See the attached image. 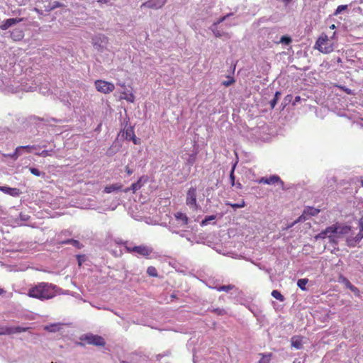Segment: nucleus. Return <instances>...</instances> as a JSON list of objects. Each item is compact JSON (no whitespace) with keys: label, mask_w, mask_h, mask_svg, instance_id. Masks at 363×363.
Masks as SVG:
<instances>
[{"label":"nucleus","mask_w":363,"mask_h":363,"mask_svg":"<svg viewBox=\"0 0 363 363\" xmlns=\"http://www.w3.org/2000/svg\"><path fill=\"white\" fill-rule=\"evenodd\" d=\"M235 82L233 78H229L228 80L222 82V84L225 86H229Z\"/></svg>","instance_id":"a18cd8bd"},{"label":"nucleus","mask_w":363,"mask_h":363,"mask_svg":"<svg viewBox=\"0 0 363 363\" xmlns=\"http://www.w3.org/2000/svg\"><path fill=\"white\" fill-rule=\"evenodd\" d=\"M211 30L217 38L224 37L227 39L230 38V35L228 33H225L218 28L217 23H213L211 27Z\"/></svg>","instance_id":"2eb2a0df"},{"label":"nucleus","mask_w":363,"mask_h":363,"mask_svg":"<svg viewBox=\"0 0 363 363\" xmlns=\"http://www.w3.org/2000/svg\"><path fill=\"white\" fill-rule=\"evenodd\" d=\"M296 225V223L294 222H292L290 224H288L285 228H283V230H286L291 228H292L293 226H294Z\"/></svg>","instance_id":"864d4df0"},{"label":"nucleus","mask_w":363,"mask_h":363,"mask_svg":"<svg viewBox=\"0 0 363 363\" xmlns=\"http://www.w3.org/2000/svg\"><path fill=\"white\" fill-rule=\"evenodd\" d=\"M211 311L218 315H224L227 313L226 311L224 308H213Z\"/></svg>","instance_id":"e433bc0d"},{"label":"nucleus","mask_w":363,"mask_h":363,"mask_svg":"<svg viewBox=\"0 0 363 363\" xmlns=\"http://www.w3.org/2000/svg\"><path fill=\"white\" fill-rule=\"evenodd\" d=\"M307 219H308V217H307L306 214H304V211H303L302 214L296 220H294V223L296 224H297L298 223L304 222Z\"/></svg>","instance_id":"ea45409f"},{"label":"nucleus","mask_w":363,"mask_h":363,"mask_svg":"<svg viewBox=\"0 0 363 363\" xmlns=\"http://www.w3.org/2000/svg\"><path fill=\"white\" fill-rule=\"evenodd\" d=\"M10 37L13 41H20L23 38L24 33L23 30L16 28L11 32Z\"/></svg>","instance_id":"f3484780"},{"label":"nucleus","mask_w":363,"mask_h":363,"mask_svg":"<svg viewBox=\"0 0 363 363\" xmlns=\"http://www.w3.org/2000/svg\"><path fill=\"white\" fill-rule=\"evenodd\" d=\"M29 328H24L21 326L8 327L1 326L0 327V335H13L16 333H21L28 330Z\"/></svg>","instance_id":"423d86ee"},{"label":"nucleus","mask_w":363,"mask_h":363,"mask_svg":"<svg viewBox=\"0 0 363 363\" xmlns=\"http://www.w3.org/2000/svg\"><path fill=\"white\" fill-rule=\"evenodd\" d=\"M147 274L152 277H157L158 273L155 267L150 266L147 269Z\"/></svg>","instance_id":"bb28decb"},{"label":"nucleus","mask_w":363,"mask_h":363,"mask_svg":"<svg viewBox=\"0 0 363 363\" xmlns=\"http://www.w3.org/2000/svg\"><path fill=\"white\" fill-rule=\"evenodd\" d=\"M0 191L4 192L6 194H9L13 197H18L21 194V191L18 188H11L9 186H0Z\"/></svg>","instance_id":"4468645a"},{"label":"nucleus","mask_w":363,"mask_h":363,"mask_svg":"<svg viewBox=\"0 0 363 363\" xmlns=\"http://www.w3.org/2000/svg\"><path fill=\"white\" fill-rule=\"evenodd\" d=\"M123 98L124 99H125L127 101H129V102H133L134 101L135 96H134V95L132 93L123 92Z\"/></svg>","instance_id":"c9c22d12"},{"label":"nucleus","mask_w":363,"mask_h":363,"mask_svg":"<svg viewBox=\"0 0 363 363\" xmlns=\"http://www.w3.org/2000/svg\"><path fill=\"white\" fill-rule=\"evenodd\" d=\"M33 118H34L35 119L38 120V121H44V119H43V118H40V117L33 116Z\"/></svg>","instance_id":"680f3d73"},{"label":"nucleus","mask_w":363,"mask_h":363,"mask_svg":"<svg viewBox=\"0 0 363 363\" xmlns=\"http://www.w3.org/2000/svg\"><path fill=\"white\" fill-rule=\"evenodd\" d=\"M347 9V5L338 6L333 14L335 16H337L338 14L341 13L343 11H345Z\"/></svg>","instance_id":"4c0bfd02"},{"label":"nucleus","mask_w":363,"mask_h":363,"mask_svg":"<svg viewBox=\"0 0 363 363\" xmlns=\"http://www.w3.org/2000/svg\"><path fill=\"white\" fill-rule=\"evenodd\" d=\"M76 257L79 267L86 261V256L84 255H77Z\"/></svg>","instance_id":"a19ab883"},{"label":"nucleus","mask_w":363,"mask_h":363,"mask_svg":"<svg viewBox=\"0 0 363 363\" xmlns=\"http://www.w3.org/2000/svg\"><path fill=\"white\" fill-rule=\"evenodd\" d=\"M23 21V18H8L3 21L2 24L0 26V28L1 30H6L11 26L20 23Z\"/></svg>","instance_id":"ddd939ff"},{"label":"nucleus","mask_w":363,"mask_h":363,"mask_svg":"<svg viewBox=\"0 0 363 363\" xmlns=\"http://www.w3.org/2000/svg\"><path fill=\"white\" fill-rule=\"evenodd\" d=\"M141 187H142V184H141V178H140L136 182L131 184L130 189L133 190V192H135L137 190L140 189Z\"/></svg>","instance_id":"72a5a7b5"},{"label":"nucleus","mask_w":363,"mask_h":363,"mask_svg":"<svg viewBox=\"0 0 363 363\" xmlns=\"http://www.w3.org/2000/svg\"><path fill=\"white\" fill-rule=\"evenodd\" d=\"M280 96H281L280 91H277L275 93L274 99L272 100H271L269 102L270 106L272 108H274L275 107L276 104H277L278 100L279 99Z\"/></svg>","instance_id":"7c9ffc66"},{"label":"nucleus","mask_w":363,"mask_h":363,"mask_svg":"<svg viewBox=\"0 0 363 363\" xmlns=\"http://www.w3.org/2000/svg\"><path fill=\"white\" fill-rule=\"evenodd\" d=\"M175 219L177 221H178L179 225L185 226L187 225L189 221V218L185 213H183L182 212H177L174 214Z\"/></svg>","instance_id":"dca6fc26"},{"label":"nucleus","mask_w":363,"mask_h":363,"mask_svg":"<svg viewBox=\"0 0 363 363\" xmlns=\"http://www.w3.org/2000/svg\"><path fill=\"white\" fill-rule=\"evenodd\" d=\"M291 38L289 35H283L281 37L279 43L284 45H289L291 43Z\"/></svg>","instance_id":"f704fd0d"},{"label":"nucleus","mask_w":363,"mask_h":363,"mask_svg":"<svg viewBox=\"0 0 363 363\" xmlns=\"http://www.w3.org/2000/svg\"><path fill=\"white\" fill-rule=\"evenodd\" d=\"M196 162V156L194 155H191L188 160H187V164L189 165H193Z\"/></svg>","instance_id":"37998d69"},{"label":"nucleus","mask_w":363,"mask_h":363,"mask_svg":"<svg viewBox=\"0 0 363 363\" xmlns=\"http://www.w3.org/2000/svg\"><path fill=\"white\" fill-rule=\"evenodd\" d=\"M170 354V352L169 351H167L163 353V357L164 356H168Z\"/></svg>","instance_id":"052dcab7"},{"label":"nucleus","mask_w":363,"mask_h":363,"mask_svg":"<svg viewBox=\"0 0 363 363\" xmlns=\"http://www.w3.org/2000/svg\"><path fill=\"white\" fill-rule=\"evenodd\" d=\"M167 3V0H148L143 3L141 8H147L151 9H159L162 8Z\"/></svg>","instance_id":"1a4fd4ad"},{"label":"nucleus","mask_w":363,"mask_h":363,"mask_svg":"<svg viewBox=\"0 0 363 363\" xmlns=\"http://www.w3.org/2000/svg\"><path fill=\"white\" fill-rule=\"evenodd\" d=\"M129 140H132L133 142V143L135 145H138L140 143V139L138 138L135 136V135H134V136H133L130 139H129Z\"/></svg>","instance_id":"49530a36"},{"label":"nucleus","mask_w":363,"mask_h":363,"mask_svg":"<svg viewBox=\"0 0 363 363\" xmlns=\"http://www.w3.org/2000/svg\"><path fill=\"white\" fill-rule=\"evenodd\" d=\"M234 169H235V166L233 167V169L230 172V180L232 182V185H234V181H235Z\"/></svg>","instance_id":"09e8293b"},{"label":"nucleus","mask_w":363,"mask_h":363,"mask_svg":"<svg viewBox=\"0 0 363 363\" xmlns=\"http://www.w3.org/2000/svg\"><path fill=\"white\" fill-rule=\"evenodd\" d=\"M124 134L125 135L126 140L130 139L135 135L133 128L131 126L127 128L124 132Z\"/></svg>","instance_id":"c85d7f7f"},{"label":"nucleus","mask_w":363,"mask_h":363,"mask_svg":"<svg viewBox=\"0 0 363 363\" xmlns=\"http://www.w3.org/2000/svg\"><path fill=\"white\" fill-rule=\"evenodd\" d=\"M330 227L333 230V234H334V238H335L336 240H337V238H339L341 235H346L350 231V227L340 223L332 225Z\"/></svg>","instance_id":"39448f33"},{"label":"nucleus","mask_w":363,"mask_h":363,"mask_svg":"<svg viewBox=\"0 0 363 363\" xmlns=\"http://www.w3.org/2000/svg\"><path fill=\"white\" fill-rule=\"evenodd\" d=\"M38 146L36 145H25L23 146V149L26 150V152L30 153L33 150H35Z\"/></svg>","instance_id":"79ce46f5"},{"label":"nucleus","mask_w":363,"mask_h":363,"mask_svg":"<svg viewBox=\"0 0 363 363\" xmlns=\"http://www.w3.org/2000/svg\"><path fill=\"white\" fill-rule=\"evenodd\" d=\"M78 345H80V346H82L84 347V344L82 342H79L77 343Z\"/></svg>","instance_id":"0e129e2a"},{"label":"nucleus","mask_w":363,"mask_h":363,"mask_svg":"<svg viewBox=\"0 0 363 363\" xmlns=\"http://www.w3.org/2000/svg\"><path fill=\"white\" fill-rule=\"evenodd\" d=\"M363 238V225L359 230L357 235L354 237L350 236L347 238V245L349 247H355Z\"/></svg>","instance_id":"f8f14e48"},{"label":"nucleus","mask_w":363,"mask_h":363,"mask_svg":"<svg viewBox=\"0 0 363 363\" xmlns=\"http://www.w3.org/2000/svg\"><path fill=\"white\" fill-rule=\"evenodd\" d=\"M121 189V186L118 184H112L110 186H107L104 189V192L109 194L115 191H118Z\"/></svg>","instance_id":"4be33fe9"},{"label":"nucleus","mask_w":363,"mask_h":363,"mask_svg":"<svg viewBox=\"0 0 363 363\" xmlns=\"http://www.w3.org/2000/svg\"><path fill=\"white\" fill-rule=\"evenodd\" d=\"M308 280V279H300L297 281V286L303 291H306V285L307 284Z\"/></svg>","instance_id":"c756f323"},{"label":"nucleus","mask_w":363,"mask_h":363,"mask_svg":"<svg viewBox=\"0 0 363 363\" xmlns=\"http://www.w3.org/2000/svg\"><path fill=\"white\" fill-rule=\"evenodd\" d=\"M4 293H5V291L3 289L0 288V295H2Z\"/></svg>","instance_id":"e2e57ef3"},{"label":"nucleus","mask_w":363,"mask_h":363,"mask_svg":"<svg viewBox=\"0 0 363 363\" xmlns=\"http://www.w3.org/2000/svg\"><path fill=\"white\" fill-rule=\"evenodd\" d=\"M228 16H229V14H228V15H226V16H224L223 17H222V18H219V19L218 20V21H217V22H216L215 23H217V25H218V24H219V23H222V22H223V21H225V20Z\"/></svg>","instance_id":"603ef678"},{"label":"nucleus","mask_w":363,"mask_h":363,"mask_svg":"<svg viewBox=\"0 0 363 363\" xmlns=\"http://www.w3.org/2000/svg\"><path fill=\"white\" fill-rule=\"evenodd\" d=\"M62 6H64L63 4H62L59 1H55L52 2H50V9H46L45 10V11H51L57 8H60V7H62Z\"/></svg>","instance_id":"5701e85b"},{"label":"nucleus","mask_w":363,"mask_h":363,"mask_svg":"<svg viewBox=\"0 0 363 363\" xmlns=\"http://www.w3.org/2000/svg\"><path fill=\"white\" fill-rule=\"evenodd\" d=\"M330 28L335 29V26L334 24H333L332 26H330Z\"/></svg>","instance_id":"69168bd1"},{"label":"nucleus","mask_w":363,"mask_h":363,"mask_svg":"<svg viewBox=\"0 0 363 363\" xmlns=\"http://www.w3.org/2000/svg\"><path fill=\"white\" fill-rule=\"evenodd\" d=\"M114 152L112 151L111 148H109L106 152V155L108 156H111Z\"/></svg>","instance_id":"4d7b16f0"},{"label":"nucleus","mask_w":363,"mask_h":363,"mask_svg":"<svg viewBox=\"0 0 363 363\" xmlns=\"http://www.w3.org/2000/svg\"><path fill=\"white\" fill-rule=\"evenodd\" d=\"M328 37L326 35L325 37H320L315 43V48L322 52L329 53L333 50V48L330 46H328Z\"/></svg>","instance_id":"6e6552de"},{"label":"nucleus","mask_w":363,"mask_h":363,"mask_svg":"<svg viewBox=\"0 0 363 363\" xmlns=\"http://www.w3.org/2000/svg\"><path fill=\"white\" fill-rule=\"evenodd\" d=\"M8 156H9L10 158H11V159H13V160H17V159H18V158H17V157H16V154H15V152H13V153H11V154L8 155Z\"/></svg>","instance_id":"6e6d98bb"},{"label":"nucleus","mask_w":363,"mask_h":363,"mask_svg":"<svg viewBox=\"0 0 363 363\" xmlns=\"http://www.w3.org/2000/svg\"><path fill=\"white\" fill-rule=\"evenodd\" d=\"M125 172L128 175H131L133 173V170L130 169L128 166L125 167Z\"/></svg>","instance_id":"5fc2aeb1"},{"label":"nucleus","mask_w":363,"mask_h":363,"mask_svg":"<svg viewBox=\"0 0 363 363\" xmlns=\"http://www.w3.org/2000/svg\"><path fill=\"white\" fill-rule=\"evenodd\" d=\"M29 170L31 174L36 177H44L45 174V172H40L38 169L35 167H29Z\"/></svg>","instance_id":"2f4dec72"},{"label":"nucleus","mask_w":363,"mask_h":363,"mask_svg":"<svg viewBox=\"0 0 363 363\" xmlns=\"http://www.w3.org/2000/svg\"><path fill=\"white\" fill-rule=\"evenodd\" d=\"M186 203L189 206H192L195 208H197L196 203V189L194 187H191L187 193L186 198Z\"/></svg>","instance_id":"9d476101"},{"label":"nucleus","mask_w":363,"mask_h":363,"mask_svg":"<svg viewBox=\"0 0 363 363\" xmlns=\"http://www.w3.org/2000/svg\"><path fill=\"white\" fill-rule=\"evenodd\" d=\"M23 146H18L16 148L14 152L17 158L23 154Z\"/></svg>","instance_id":"c03bdc74"},{"label":"nucleus","mask_w":363,"mask_h":363,"mask_svg":"<svg viewBox=\"0 0 363 363\" xmlns=\"http://www.w3.org/2000/svg\"><path fill=\"white\" fill-rule=\"evenodd\" d=\"M301 96H296L295 97V99H294L293 100V101H292V105H293V106H296L297 103H298L299 101H301Z\"/></svg>","instance_id":"8fccbe9b"},{"label":"nucleus","mask_w":363,"mask_h":363,"mask_svg":"<svg viewBox=\"0 0 363 363\" xmlns=\"http://www.w3.org/2000/svg\"><path fill=\"white\" fill-rule=\"evenodd\" d=\"M303 211H304V214H306L308 218L310 216H315L318 215L320 212L319 209L315 208L314 207H311V206L305 207Z\"/></svg>","instance_id":"6ab92c4d"},{"label":"nucleus","mask_w":363,"mask_h":363,"mask_svg":"<svg viewBox=\"0 0 363 363\" xmlns=\"http://www.w3.org/2000/svg\"><path fill=\"white\" fill-rule=\"evenodd\" d=\"M52 152H53L52 150H43L41 152H38V153H35V154L37 155H38V156H40V157H46L48 156H51Z\"/></svg>","instance_id":"58836bf2"},{"label":"nucleus","mask_w":363,"mask_h":363,"mask_svg":"<svg viewBox=\"0 0 363 363\" xmlns=\"http://www.w3.org/2000/svg\"><path fill=\"white\" fill-rule=\"evenodd\" d=\"M262 355L261 359L259 360L258 363H269L271 360V357L272 356V353L267 354H259Z\"/></svg>","instance_id":"b1692460"},{"label":"nucleus","mask_w":363,"mask_h":363,"mask_svg":"<svg viewBox=\"0 0 363 363\" xmlns=\"http://www.w3.org/2000/svg\"><path fill=\"white\" fill-rule=\"evenodd\" d=\"M163 357V354H159L156 356V359L157 361L160 360V359Z\"/></svg>","instance_id":"13d9d810"},{"label":"nucleus","mask_w":363,"mask_h":363,"mask_svg":"<svg viewBox=\"0 0 363 363\" xmlns=\"http://www.w3.org/2000/svg\"><path fill=\"white\" fill-rule=\"evenodd\" d=\"M291 346L294 348L299 350L302 347V340L298 337H293L291 338Z\"/></svg>","instance_id":"412c9836"},{"label":"nucleus","mask_w":363,"mask_h":363,"mask_svg":"<svg viewBox=\"0 0 363 363\" xmlns=\"http://www.w3.org/2000/svg\"><path fill=\"white\" fill-rule=\"evenodd\" d=\"M347 281V286L352 291H357V287H355L354 286H353L349 281Z\"/></svg>","instance_id":"3c124183"},{"label":"nucleus","mask_w":363,"mask_h":363,"mask_svg":"<svg viewBox=\"0 0 363 363\" xmlns=\"http://www.w3.org/2000/svg\"><path fill=\"white\" fill-rule=\"evenodd\" d=\"M35 11L37 13H40V10H39V9H36V8H35Z\"/></svg>","instance_id":"338daca9"},{"label":"nucleus","mask_w":363,"mask_h":363,"mask_svg":"<svg viewBox=\"0 0 363 363\" xmlns=\"http://www.w3.org/2000/svg\"><path fill=\"white\" fill-rule=\"evenodd\" d=\"M209 288L217 290L218 291L229 292L230 290L235 289L233 284L223 285V286H210Z\"/></svg>","instance_id":"a211bd4d"},{"label":"nucleus","mask_w":363,"mask_h":363,"mask_svg":"<svg viewBox=\"0 0 363 363\" xmlns=\"http://www.w3.org/2000/svg\"><path fill=\"white\" fill-rule=\"evenodd\" d=\"M95 86L98 91L103 94H108L112 92L115 89V86L113 83L101 79L96 80L95 82Z\"/></svg>","instance_id":"20e7f679"},{"label":"nucleus","mask_w":363,"mask_h":363,"mask_svg":"<svg viewBox=\"0 0 363 363\" xmlns=\"http://www.w3.org/2000/svg\"><path fill=\"white\" fill-rule=\"evenodd\" d=\"M122 243L125 245V250L129 253L135 252L145 257H148L149 255L153 252V249L151 247L146 245H141L138 246L130 247L127 245V242H123Z\"/></svg>","instance_id":"f03ea898"},{"label":"nucleus","mask_w":363,"mask_h":363,"mask_svg":"<svg viewBox=\"0 0 363 363\" xmlns=\"http://www.w3.org/2000/svg\"><path fill=\"white\" fill-rule=\"evenodd\" d=\"M55 289L56 286L52 284L40 282L30 287L28 291L27 295L30 298L45 301L55 296Z\"/></svg>","instance_id":"f257e3e1"},{"label":"nucleus","mask_w":363,"mask_h":363,"mask_svg":"<svg viewBox=\"0 0 363 363\" xmlns=\"http://www.w3.org/2000/svg\"><path fill=\"white\" fill-rule=\"evenodd\" d=\"M326 238L329 239L330 243L333 245L337 244V240L334 238V234H333V230L330 226L326 228L324 230H322L315 236V240L325 239Z\"/></svg>","instance_id":"0eeeda50"},{"label":"nucleus","mask_w":363,"mask_h":363,"mask_svg":"<svg viewBox=\"0 0 363 363\" xmlns=\"http://www.w3.org/2000/svg\"><path fill=\"white\" fill-rule=\"evenodd\" d=\"M225 204L226 206H231L232 208H233L235 209L240 208H243L245 206V201L243 200H242V201L240 203H232L230 201H226L225 203Z\"/></svg>","instance_id":"cd10ccee"},{"label":"nucleus","mask_w":363,"mask_h":363,"mask_svg":"<svg viewBox=\"0 0 363 363\" xmlns=\"http://www.w3.org/2000/svg\"><path fill=\"white\" fill-rule=\"evenodd\" d=\"M20 218L23 221H27L29 220L30 216L26 214L20 213Z\"/></svg>","instance_id":"de8ad7c7"},{"label":"nucleus","mask_w":363,"mask_h":363,"mask_svg":"<svg viewBox=\"0 0 363 363\" xmlns=\"http://www.w3.org/2000/svg\"><path fill=\"white\" fill-rule=\"evenodd\" d=\"M121 363H128V362L125 361H121Z\"/></svg>","instance_id":"774afa93"},{"label":"nucleus","mask_w":363,"mask_h":363,"mask_svg":"<svg viewBox=\"0 0 363 363\" xmlns=\"http://www.w3.org/2000/svg\"><path fill=\"white\" fill-rule=\"evenodd\" d=\"M79 339L81 341H86L87 344L95 346L104 347L106 345V341L104 337L91 333L82 335Z\"/></svg>","instance_id":"7ed1b4c3"},{"label":"nucleus","mask_w":363,"mask_h":363,"mask_svg":"<svg viewBox=\"0 0 363 363\" xmlns=\"http://www.w3.org/2000/svg\"><path fill=\"white\" fill-rule=\"evenodd\" d=\"M97 1L99 3L106 4L109 1V0H97Z\"/></svg>","instance_id":"bf43d9fd"},{"label":"nucleus","mask_w":363,"mask_h":363,"mask_svg":"<svg viewBox=\"0 0 363 363\" xmlns=\"http://www.w3.org/2000/svg\"><path fill=\"white\" fill-rule=\"evenodd\" d=\"M259 183L266 184L269 185L274 184L275 183H279L281 185V189H284V182L277 175H271L269 177H262L259 179Z\"/></svg>","instance_id":"9b49d317"},{"label":"nucleus","mask_w":363,"mask_h":363,"mask_svg":"<svg viewBox=\"0 0 363 363\" xmlns=\"http://www.w3.org/2000/svg\"><path fill=\"white\" fill-rule=\"evenodd\" d=\"M293 101V96L291 94L286 95L283 101L281 102L282 109H284L288 104Z\"/></svg>","instance_id":"393cba45"},{"label":"nucleus","mask_w":363,"mask_h":363,"mask_svg":"<svg viewBox=\"0 0 363 363\" xmlns=\"http://www.w3.org/2000/svg\"><path fill=\"white\" fill-rule=\"evenodd\" d=\"M272 296L274 298H276L280 301H284V296L277 290H273L272 292Z\"/></svg>","instance_id":"473e14b6"},{"label":"nucleus","mask_w":363,"mask_h":363,"mask_svg":"<svg viewBox=\"0 0 363 363\" xmlns=\"http://www.w3.org/2000/svg\"><path fill=\"white\" fill-rule=\"evenodd\" d=\"M216 217V215L206 216L205 218L201 222V226H205L208 225L210 223V221L215 220Z\"/></svg>","instance_id":"a878e982"},{"label":"nucleus","mask_w":363,"mask_h":363,"mask_svg":"<svg viewBox=\"0 0 363 363\" xmlns=\"http://www.w3.org/2000/svg\"><path fill=\"white\" fill-rule=\"evenodd\" d=\"M61 245H67L70 244L72 245L74 247H75L77 249H81L83 247V245L80 243L78 240H74V239H67L62 242H60Z\"/></svg>","instance_id":"aec40b11"}]
</instances>
